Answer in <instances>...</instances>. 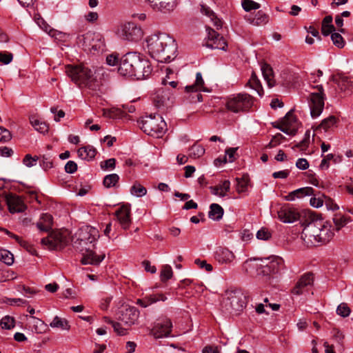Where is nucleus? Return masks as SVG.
Listing matches in <instances>:
<instances>
[{
  "instance_id": "obj_44",
  "label": "nucleus",
  "mask_w": 353,
  "mask_h": 353,
  "mask_svg": "<svg viewBox=\"0 0 353 353\" xmlns=\"http://www.w3.org/2000/svg\"><path fill=\"white\" fill-rule=\"evenodd\" d=\"M0 327L2 329L10 330L14 327V320L12 317L6 316L0 321Z\"/></svg>"
},
{
  "instance_id": "obj_1",
  "label": "nucleus",
  "mask_w": 353,
  "mask_h": 353,
  "mask_svg": "<svg viewBox=\"0 0 353 353\" xmlns=\"http://www.w3.org/2000/svg\"><path fill=\"white\" fill-rule=\"evenodd\" d=\"M301 239L307 247L318 246L328 243L334 236L332 224L324 221L321 214L307 210L303 214Z\"/></svg>"
},
{
  "instance_id": "obj_36",
  "label": "nucleus",
  "mask_w": 353,
  "mask_h": 353,
  "mask_svg": "<svg viewBox=\"0 0 353 353\" xmlns=\"http://www.w3.org/2000/svg\"><path fill=\"white\" fill-rule=\"evenodd\" d=\"M247 85H249L251 88L256 90L259 96H262L263 94V90L261 84V82L254 72L252 74V76L249 81L248 82Z\"/></svg>"
},
{
  "instance_id": "obj_48",
  "label": "nucleus",
  "mask_w": 353,
  "mask_h": 353,
  "mask_svg": "<svg viewBox=\"0 0 353 353\" xmlns=\"http://www.w3.org/2000/svg\"><path fill=\"white\" fill-rule=\"evenodd\" d=\"M236 191L239 193L244 192L247 190L248 185V179L245 177H242L241 179L237 178L236 179Z\"/></svg>"
},
{
  "instance_id": "obj_52",
  "label": "nucleus",
  "mask_w": 353,
  "mask_h": 353,
  "mask_svg": "<svg viewBox=\"0 0 353 353\" xmlns=\"http://www.w3.org/2000/svg\"><path fill=\"white\" fill-rule=\"evenodd\" d=\"M108 322L112 325L114 330L117 334L123 336L127 334L128 328L123 327L121 323L114 322L112 321H109Z\"/></svg>"
},
{
  "instance_id": "obj_49",
  "label": "nucleus",
  "mask_w": 353,
  "mask_h": 353,
  "mask_svg": "<svg viewBox=\"0 0 353 353\" xmlns=\"http://www.w3.org/2000/svg\"><path fill=\"white\" fill-rule=\"evenodd\" d=\"M283 139H285V137H283L280 133H277L272 137V139H271V141L266 147L268 148H275L276 146L280 145Z\"/></svg>"
},
{
  "instance_id": "obj_8",
  "label": "nucleus",
  "mask_w": 353,
  "mask_h": 353,
  "mask_svg": "<svg viewBox=\"0 0 353 353\" xmlns=\"http://www.w3.org/2000/svg\"><path fill=\"white\" fill-rule=\"evenodd\" d=\"M253 103V98L250 94H238L228 99L226 107L228 110L238 113L249 110Z\"/></svg>"
},
{
  "instance_id": "obj_54",
  "label": "nucleus",
  "mask_w": 353,
  "mask_h": 353,
  "mask_svg": "<svg viewBox=\"0 0 353 353\" xmlns=\"http://www.w3.org/2000/svg\"><path fill=\"white\" fill-rule=\"evenodd\" d=\"M310 135V132L309 130H307L305 134L304 139L301 141H300L299 143L295 145V147L297 148H300L301 150H305L309 144Z\"/></svg>"
},
{
  "instance_id": "obj_28",
  "label": "nucleus",
  "mask_w": 353,
  "mask_h": 353,
  "mask_svg": "<svg viewBox=\"0 0 353 353\" xmlns=\"http://www.w3.org/2000/svg\"><path fill=\"white\" fill-rule=\"evenodd\" d=\"M261 72L264 79L267 82L269 88H272L275 85V80L274 78L273 70L271 66L268 63H263L261 67Z\"/></svg>"
},
{
  "instance_id": "obj_40",
  "label": "nucleus",
  "mask_w": 353,
  "mask_h": 353,
  "mask_svg": "<svg viewBox=\"0 0 353 353\" xmlns=\"http://www.w3.org/2000/svg\"><path fill=\"white\" fill-rule=\"evenodd\" d=\"M333 221L336 230H339L344 227L348 222L351 221L350 218H347L340 214H334Z\"/></svg>"
},
{
  "instance_id": "obj_57",
  "label": "nucleus",
  "mask_w": 353,
  "mask_h": 353,
  "mask_svg": "<svg viewBox=\"0 0 353 353\" xmlns=\"http://www.w3.org/2000/svg\"><path fill=\"white\" fill-rule=\"evenodd\" d=\"M237 148H230L225 150V157H224V162L227 161L233 162L235 159L234 155L236 151L237 150Z\"/></svg>"
},
{
  "instance_id": "obj_6",
  "label": "nucleus",
  "mask_w": 353,
  "mask_h": 353,
  "mask_svg": "<svg viewBox=\"0 0 353 353\" xmlns=\"http://www.w3.org/2000/svg\"><path fill=\"white\" fill-rule=\"evenodd\" d=\"M140 128L147 134L157 138L161 137L167 130V125L159 114L147 115L139 121Z\"/></svg>"
},
{
  "instance_id": "obj_17",
  "label": "nucleus",
  "mask_w": 353,
  "mask_h": 353,
  "mask_svg": "<svg viewBox=\"0 0 353 353\" xmlns=\"http://www.w3.org/2000/svg\"><path fill=\"white\" fill-rule=\"evenodd\" d=\"M139 316V311L136 307L128 306L120 311L119 319L121 323L129 327L135 323Z\"/></svg>"
},
{
  "instance_id": "obj_16",
  "label": "nucleus",
  "mask_w": 353,
  "mask_h": 353,
  "mask_svg": "<svg viewBox=\"0 0 353 353\" xmlns=\"http://www.w3.org/2000/svg\"><path fill=\"white\" fill-rule=\"evenodd\" d=\"M305 212V211L299 214V212L294 208L283 206L278 211V217L279 220L283 223H292L299 219L301 221Z\"/></svg>"
},
{
  "instance_id": "obj_7",
  "label": "nucleus",
  "mask_w": 353,
  "mask_h": 353,
  "mask_svg": "<svg viewBox=\"0 0 353 353\" xmlns=\"http://www.w3.org/2000/svg\"><path fill=\"white\" fill-rule=\"evenodd\" d=\"M79 41L85 50L92 54L102 52L105 48L104 38L99 32H88L79 38Z\"/></svg>"
},
{
  "instance_id": "obj_18",
  "label": "nucleus",
  "mask_w": 353,
  "mask_h": 353,
  "mask_svg": "<svg viewBox=\"0 0 353 353\" xmlns=\"http://www.w3.org/2000/svg\"><path fill=\"white\" fill-rule=\"evenodd\" d=\"M154 105L158 108H168L172 104V93L166 88L159 89L152 97Z\"/></svg>"
},
{
  "instance_id": "obj_14",
  "label": "nucleus",
  "mask_w": 353,
  "mask_h": 353,
  "mask_svg": "<svg viewBox=\"0 0 353 353\" xmlns=\"http://www.w3.org/2000/svg\"><path fill=\"white\" fill-rule=\"evenodd\" d=\"M119 37L126 41H137L142 37V30L134 23H128L121 27Z\"/></svg>"
},
{
  "instance_id": "obj_5",
  "label": "nucleus",
  "mask_w": 353,
  "mask_h": 353,
  "mask_svg": "<svg viewBox=\"0 0 353 353\" xmlns=\"http://www.w3.org/2000/svg\"><path fill=\"white\" fill-rule=\"evenodd\" d=\"M65 72L79 88H85L92 92L100 90L101 81L95 76V72L88 67L68 65L65 68Z\"/></svg>"
},
{
  "instance_id": "obj_4",
  "label": "nucleus",
  "mask_w": 353,
  "mask_h": 353,
  "mask_svg": "<svg viewBox=\"0 0 353 353\" xmlns=\"http://www.w3.org/2000/svg\"><path fill=\"white\" fill-rule=\"evenodd\" d=\"M152 72L151 64L136 52H128L119 59L118 72L124 77L144 79Z\"/></svg>"
},
{
  "instance_id": "obj_21",
  "label": "nucleus",
  "mask_w": 353,
  "mask_h": 353,
  "mask_svg": "<svg viewBox=\"0 0 353 353\" xmlns=\"http://www.w3.org/2000/svg\"><path fill=\"white\" fill-rule=\"evenodd\" d=\"M6 199L10 213L22 212L26 209V205L19 196L10 194Z\"/></svg>"
},
{
  "instance_id": "obj_59",
  "label": "nucleus",
  "mask_w": 353,
  "mask_h": 353,
  "mask_svg": "<svg viewBox=\"0 0 353 353\" xmlns=\"http://www.w3.org/2000/svg\"><path fill=\"white\" fill-rule=\"evenodd\" d=\"M332 158H333V154H327L325 155L321 162L319 168L321 170H327L330 166V161H332Z\"/></svg>"
},
{
  "instance_id": "obj_24",
  "label": "nucleus",
  "mask_w": 353,
  "mask_h": 353,
  "mask_svg": "<svg viewBox=\"0 0 353 353\" xmlns=\"http://www.w3.org/2000/svg\"><path fill=\"white\" fill-rule=\"evenodd\" d=\"M314 189L312 187H304L295 190L285 196V200L288 201H293L296 199H303L307 196L314 194Z\"/></svg>"
},
{
  "instance_id": "obj_31",
  "label": "nucleus",
  "mask_w": 353,
  "mask_h": 353,
  "mask_svg": "<svg viewBox=\"0 0 353 353\" xmlns=\"http://www.w3.org/2000/svg\"><path fill=\"white\" fill-rule=\"evenodd\" d=\"M157 4V8H154V10L167 12L174 9L176 6V0H158Z\"/></svg>"
},
{
  "instance_id": "obj_25",
  "label": "nucleus",
  "mask_w": 353,
  "mask_h": 353,
  "mask_svg": "<svg viewBox=\"0 0 353 353\" xmlns=\"http://www.w3.org/2000/svg\"><path fill=\"white\" fill-rule=\"evenodd\" d=\"M167 297L163 294H152L143 299H137V304L143 307H146L157 301H165Z\"/></svg>"
},
{
  "instance_id": "obj_15",
  "label": "nucleus",
  "mask_w": 353,
  "mask_h": 353,
  "mask_svg": "<svg viewBox=\"0 0 353 353\" xmlns=\"http://www.w3.org/2000/svg\"><path fill=\"white\" fill-rule=\"evenodd\" d=\"M206 30L208 32V40L206 41L205 46L212 49L226 50L228 44L225 39L209 27L206 28Z\"/></svg>"
},
{
  "instance_id": "obj_56",
  "label": "nucleus",
  "mask_w": 353,
  "mask_h": 353,
  "mask_svg": "<svg viewBox=\"0 0 353 353\" xmlns=\"http://www.w3.org/2000/svg\"><path fill=\"white\" fill-rule=\"evenodd\" d=\"M116 165V159L114 158L109 159L106 161L101 162V168L103 170H106L108 169L113 170L115 168Z\"/></svg>"
},
{
  "instance_id": "obj_41",
  "label": "nucleus",
  "mask_w": 353,
  "mask_h": 353,
  "mask_svg": "<svg viewBox=\"0 0 353 353\" xmlns=\"http://www.w3.org/2000/svg\"><path fill=\"white\" fill-rule=\"evenodd\" d=\"M130 193L137 197H141L147 194V190L139 183L135 182L130 188Z\"/></svg>"
},
{
  "instance_id": "obj_53",
  "label": "nucleus",
  "mask_w": 353,
  "mask_h": 353,
  "mask_svg": "<svg viewBox=\"0 0 353 353\" xmlns=\"http://www.w3.org/2000/svg\"><path fill=\"white\" fill-rule=\"evenodd\" d=\"M13 59V54L6 51L0 52V63L7 65Z\"/></svg>"
},
{
  "instance_id": "obj_3",
  "label": "nucleus",
  "mask_w": 353,
  "mask_h": 353,
  "mask_svg": "<svg viewBox=\"0 0 353 353\" xmlns=\"http://www.w3.org/2000/svg\"><path fill=\"white\" fill-rule=\"evenodd\" d=\"M146 42L150 54L159 62H168L176 57L175 41L166 33L153 34L147 38Z\"/></svg>"
},
{
  "instance_id": "obj_55",
  "label": "nucleus",
  "mask_w": 353,
  "mask_h": 353,
  "mask_svg": "<svg viewBox=\"0 0 353 353\" xmlns=\"http://www.w3.org/2000/svg\"><path fill=\"white\" fill-rule=\"evenodd\" d=\"M12 138L11 133L7 129L0 126V143L9 141Z\"/></svg>"
},
{
  "instance_id": "obj_19",
  "label": "nucleus",
  "mask_w": 353,
  "mask_h": 353,
  "mask_svg": "<svg viewBox=\"0 0 353 353\" xmlns=\"http://www.w3.org/2000/svg\"><path fill=\"white\" fill-rule=\"evenodd\" d=\"M117 219L123 230H128L131 223V210L129 205H123L115 212Z\"/></svg>"
},
{
  "instance_id": "obj_27",
  "label": "nucleus",
  "mask_w": 353,
  "mask_h": 353,
  "mask_svg": "<svg viewBox=\"0 0 353 353\" xmlns=\"http://www.w3.org/2000/svg\"><path fill=\"white\" fill-rule=\"evenodd\" d=\"M78 157L83 160L91 161L92 160L96 154L97 150L92 145H86L79 148L77 150Z\"/></svg>"
},
{
  "instance_id": "obj_9",
  "label": "nucleus",
  "mask_w": 353,
  "mask_h": 353,
  "mask_svg": "<svg viewBox=\"0 0 353 353\" xmlns=\"http://www.w3.org/2000/svg\"><path fill=\"white\" fill-rule=\"evenodd\" d=\"M262 261L261 267L257 269V274L268 276L280 273L285 268L283 259L277 256H272Z\"/></svg>"
},
{
  "instance_id": "obj_51",
  "label": "nucleus",
  "mask_w": 353,
  "mask_h": 353,
  "mask_svg": "<svg viewBox=\"0 0 353 353\" xmlns=\"http://www.w3.org/2000/svg\"><path fill=\"white\" fill-rule=\"evenodd\" d=\"M331 39L333 41V43L337 46L338 48H342L345 46V41L342 36L337 32L332 33L331 35Z\"/></svg>"
},
{
  "instance_id": "obj_23",
  "label": "nucleus",
  "mask_w": 353,
  "mask_h": 353,
  "mask_svg": "<svg viewBox=\"0 0 353 353\" xmlns=\"http://www.w3.org/2000/svg\"><path fill=\"white\" fill-rule=\"evenodd\" d=\"M235 259V255L227 248H219L215 252V259L221 264L231 263Z\"/></svg>"
},
{
  "instance_id": "obj_26",
  "label": "nucleus",
  "mask_w": 353,
  "mask_h": 353,
  "mask_svg": "<svg viewBox=\"0 0 353 353\" xmlns=\"http://www.w3.org/2000/svg\"><path fill=\"white\" fill-rule=\"evenodd\" d=\"M53 218L50 214H43L37 223L38 229L43 232H48L52 228Z\"/></svg>"
},
{
  "instance_id": "obj_62",
  "label": "nucleus",
  "mask_w": 353,
  "mask_h": 353,
  "mask_svg": "<svg viewBox=\"0 0 353 353\" xmlns=\"http://www.w3.org/2000/svg\"><path fill=\"white\" fill-rule=\"evenodd\" d=\"M77 170V165L73 161H69L65 165V171L67 173L72 174L75 172Z\"/></svg>"
},
{
  "instance_id": "obj_47",
  "label": "nucleus",
  "mask_w": 353,
  "mask_h": 353,
  "mask_svg": "<svg viewBox=\"0 0 353 353\" xmlns=\"http://www.w3.org/2000/svg\"><path fill=\"white\" fill-rule=\"evenodd\" d=\"M242 7L246 11L256 10L260 8V4L252 0H242Z\"/></svg>"
},
{
  "instance_id": "obj_43",
  "label": "nucleus",
  "mask_w": 353,
  "mask_h": 353,
  "mask_svg": "<svg viewBox=\"0 0 353 353\" xmlns=\"http://www.w3.org/2000/svg\"><path fill=\"white\" fill-rule=\"evenodd\" d=\"M0 261L10 265L14 262L13 254L7 250L0 249Z\"/></svg>"
},
{
  "instance_id": "obj_10",
  "label": "nucleus",
  "mask_w": 353,
  "mask_h": 353,
  "mask_svg": "<svg viewBox=\"0 0 353 353\" xmlns=\"http://www.w3.org/2000/svg\"><path fill=\"white\" fill-rule=\"evenodd\" d=\"M316 92L309 96V106L312 118H316L322 113L324 108L325 94L322 85H316Z\"/></svg>"
},
{
  "instance_id": "obj_42",
  "label": "nucleus",
  "mask_w": 353,
  "mask_h": 353,
  "mask_svg": "<svg viewBox=\"0 0 353 353\" xmlns=\"http://www.w3.org/2000/svg\"><path fill=\"white\" fill-rule=\"evenodd\" d=\"M119 180V176L117 174H110L105 176L103 179V185L106 188L114 187Z\"/></svg>"
},
{
  "instance_id": "obj_58",
  "label": "nucleus",
  "mask_w": 353,
  "mask_h": 353,
  "mask_svg": "<svg viewBox=\"0 0 353 353\" xmlns=\"http://www.w3.org/2000/svg\"><path fill=\"white\" fill-rule=\"evenodd\" d=\"M38 159L39 158L37 156L32 157L30 154H28L25 156L23 160V163L27 167L30 168L36 165V163L38 161Z\"/></svg>"
},
{
  "instance_id": "obj_46",
  "label": "nucleus",
  "mask_w": 353,
  "mask_h": 353,
  "mask_svg": "<svg viewBox=\"0 0 353 353\" xmlns=\"http://www.w3.org/2000/svg\"><path fill=\"white\" fill-rule=\"evenodd\" d=\"M48 34L52 37H54L55 39L60 41H64L67 39L68 37V35L65 33H63L62 32L58 31L57 30H54L53 28H50L49 32Z\"/></svg>"
},
{
  "instance_id": "obj_64",
  "label": "nucleus",
  "mask_w": 353,
  "mask_h": 353,
  "mask_svg": "<svg viewBox=\"0 0 353 353\" xmlns=\"http://www.w3.org/2000/svg\"><path fill=\"white\" fill-rule=\"evenodd\" d=\"M297 168L305 170L309 168V163L306 159L300 158L296 162Z\"/></svg>"
},
{
  "instance_id": "obj_11",
  "label": "nucleus",
  "mask_w": 353,
  "mask_h": 353,
  "mask_svg": "<svg viewBox=\"0 0 353 353\" xmlns=\"http://www.w3.org/2000/svg\"><path fill=\"white\" fill-rule=\"evenodd\" d=\"M224 306L230 312L241 311L245 306L243 294L238 291H229L225 294L223 301Z\"/></svg>"
},
{
  "instance_id": "obj_45",
  "label": "nucleus",
  "mask_w": 353,
  "mask_h": 353,
  "mask_svg": "<svg viewBox=\"0 0 353 353\" xmlns=\"http://www.w3.org/2000/svg\"><path fill=\"white\" fill-rule=\"evenodd\" d=\"M172 275L173 272L171 266L169 265H163L161 272V280L165 282L171 279Z\"/></svg>"
},
{
  "instance_id": "obj_37",
  "label": "nucleus",
  "mask_w": 353,
  "mask_h": 353,
  "mask_svg": "<svg viewBox=\"0 0 353 353\" xmlns=\"http://www.w3.org/2000/svg\"><path fill=\"white\" fill-rule=\"evenodd\" d=\"M50 326L52 328H59L61 330H68L70 325L68 321L65 319H61L56 316L52 321L50 323Z\"/></svg>"
},
{
  "instance_id": "obj_22",
  "label": "nucleus",
  "mask_w": 353,
  "mask_h": 353,
  "mask_svg": "<svg viewBox=\"0 0 353 353\" xmlns=\"http://www.w3.org/2000/svg\"><path fill=\"white\" fill-rule=\"evenodd\" d=\"M172 327L171 321L170 319H165L154 325L152 333L155 338L168 336L171 332Z\"/></svg>"
},
{
  "instance_id": "obj_34",
  "label": "nucleus",
  "mask_w": 353,
  "mask_h": 353,
  "mask_svg": "<svg viewBox=\"0 0 353 353\" xmlns=\"http://www.w3.org/2000/svg\"><path fill=\"white\" fill-rule=\"evenodd\" d=\"M248 21L254 26H261L268 23V16L260 10L253 17L249 19Z\"/></svg>"
},
{
  "instance_id": "obj_30",
  "label": "nucleus",
  "mask_w": 353,
  "mask_h": 353,
  "mask_svg": "<svg viewBox=\"0 0 353 353\" xmlns=\"http://www.w3.org/2000/svg\"><path fill=\"white\" fill-rule=\"evenodd\" d=\"M210 189L213 194L223 197L230 190V182L228 180H225L219 185L210 187Z\"/></svg>"
},
{
  "instance_id": "obj_35",
  "label": "nucleus",
  "mask_w": 353,
  "mask_h": 353,
  "mask_svg": "<svg viewBox=\"0 0 353 353\" xmlns=\"http://www.w3.org/2000/svg\"><path fill=\"white\" fill-rule=\"evenodd\" d=\"M336 82L339 86V88L343 91L353 90V83L350 81V78L347 77H339L336 79Z\"/></svg>"
},
{
  "instance_id": "obj_63",
  "label": "nucleus",
  "mask_w": 353,
  "mask_h": 353,
  "mask_svg": "<svg viewBox=\"0 0 353 353\" xmlns=\"http://www.w3.org/2000/svg\"><path fill=\"white\" fill-rule=\"evenodd\" d=\"M195 263L197 264L201 268L205 269L207 272H212L213 270L211 264L207 263L206 261H202L199 259L195 260Z\"/></svg>"
},
{
  "instance_id": "obj_2",
  "label": "nucleus",
  "mask_w": 353,
  "mask_h": 353,
  "mask_svg": "<svg viewBox=\"0 0 353 353\" xmlns=\"http://www.w3.org/2000/svg\"><path fill=\"white\" fill-rule=\"evenodd\" d=\"M76 236V239H72V245L75 249L83 252L81 263L84 265H99L104 259L105 254L97 255L91 250V244L99 237L98 230L86 225L79 230ZM92 247L94 248V245H92Z\"/></svg>"
},
{
  "instance_id": "obj_29",
  "label": "nucleus",
  "mask_w": 353,
  "mask_h": 353,
  "mask_svg": "<svg viewBox=\"0 0 353 353\" xmlns=\"http://www.w3.org/2000/svg\"><path fill=\"white\" fill-rule=\"evenodd\" d=\"M201 12L210 19L213 23V25L216 28L217 30L222 28V21L217 18L215 13L209 7L205 5H201Z\"/></svg>"
},
{
  "instance_id": "obj_50",
  "label": "nucleus",
  "mask_w": 353,
  "mask_h": 353,
  "mask_svg": "<svg viewBox=\"0 0 353 353\" xmlns=\"http://www.w3.org/2000/svg\"><path fill=\"white\" fill-rule=\"evenodd\" d=\"M350 308L347 306V305L345 303H341L336 309V313L338 315L343 316V317H347L350 314Z\"/></svg>"
},
{
  "instance_id": "obj_32",
  "label": "nucleus",
  "mask_w": 353,
  "mask_h": 353,
  "mask_svg": "<svg viewBox=\"0 0 353 353\" xmlns=\"http://www.w3.org/2000/svg\"><path fill=\"white\" fill-rule=\"evenodd\" d=\"M208 216L214 221H219L223 215V209L221 206L216 203L210 205Z\"/></svg>"
},
{
  "instance_id": "obj_38",
  "label": "nucleus",
  "mask_w": 353,
  "mask_h": 353,
  "mask_svg": "<svg viewBox=\"0 0 353 353\" xmlns=\"http://www.w3.org/2000/svg\"><path fill=\"white\" fill-rule=\"evenodd\" d=\"M338 119L334 116H330L327 118L323 119L321 124L319 125V128L323 129L325 131H327L334 126L336 125Z\"/></svg>"
},
{
  "instance_id": "obj_33",
  "label": "nucleus",
  "mask_w": 353,
  "mask_h": 353,
  "mask_svg": "<svg viewBox=\"0 0 353 353\" xmlns=\"http://www.w3.org/2000/svg\"><path fill=\"white\" fill-rule=\"evenodd\" d=\"M30 122L34 128L40 133H46L48 132V125L45 122L35 117H31L30 118Z\"/></svg>"
},
{
  "instance_id": "obj_39",
  "label": "nucleus",
  "mask_w": 353,
  "mask_h": 353,
  "mask_svg": "<svg viewBox=\"0 0 353 353\" xmlns=\"http://www.w3.org/2000/svg\"><path fill=\"white\" fill-rule=\"evenodd\" d=\"M205 154V148L200 145L194 144L189 149L188 157L192 159H198Z\"/></svg>"
},
{
  "instance_id": "obj_12",
  "label": "nucleus",
  "mask_w": 353,
  "mask_h": 353,
  "mask_svg": "<svg viewBox=\"0 0 353 353\" xmlns=\"http://www.w3.org/2000/svg\"><path fill=\"white\" fill-rule=\"evenodd\" d=\"M41 243L49 249H61L68 243V234L59 230L52 231L41 239Z\"/></svg>"
},
{
  "instance_id": "obj_20",
  "label": "nucleus",
  "mask_w": 353,
  "mask_h": 353,
  "mask_svg": "<svg viewBox=\"0 0 353 353\" xmlns=\"http://www.w3.org/2000/svg\"><path fill=\"white\" fill-rule=\"evenodd\" d=\"M314 276L312 273H306L301 276L297 281L294 287L292 289L291 292L294 295L303 294L307 291V288L312 285Z\"/></svg>"
},
{
  "instance_id": "obj_60",
  "label": "nucleus",
  "mask_w": 353,
  "mask_h": 353,
  "mask_svg": "<svg viewBox=\"0 0 353 353\" xmlns=\"http://www.w3.org/2000/svg\"><path fill=\"white\" fill-rule=\"evenodd\" d=\"M271 237V233L265 228H261L256 233V238L260 240H268Z\"/></svg>"
},
{
  "instance_id": "obj_13",
  "label": "nucleus",
  "mask_w": 353,
  "mask_h": 353,
  "mask_svg": "<svg viewBox=\"0 0 353 353\" xmlns=\"http://www.w3.org/2000/svg\"><path fill=\"white\" fill-rule=\"evenodd\" d=\"M274 127L279 129L281 131L288 135L293 136L297 132L298 123L295 116L291 110L289 111L279 122L274 124Z\"/></svg>"
},
{
  "instance_id": "obj_61",
  "label": "nucleus",
  "mask_w": 353,
  "mask_h": 353,
  "mask_svg": "<svg viewBox=\"0 0 353 353\" xmlns=\"http://www.w3.org/2000/svg\"><path fill=\"white\" fill-rule=\"evenodd\" d=\"M106 63L111 66L117 65L119 63V55L116 53H112L107 56Z\"/></svg>"
}]
</instances>
